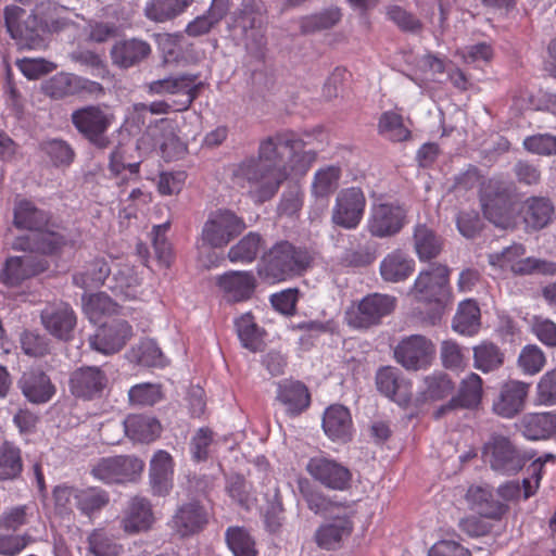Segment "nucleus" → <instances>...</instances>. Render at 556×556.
<instances>
[{
  "label": "nucleus",
  "mask_w": 556,
  "mask_h": 556,
  "mask_svg": "<svg viewBox=\"0 0 556 556\" xmlns=\"http://www.w3.org/2000/svg\"><path fill=\"white\" fill-rule=\"evenodd\" d=\"M304 141L294 132L280 131L260 141L257 157L238 163L232 177L236 184L250 187L249 194L256 203H264L278 192L291 175L304 176L316 161L314 150H305Z\"/></svg>",
  "instance_id": "obj_1"
},
{
  "label": "nucleus",
  "mask_w": 556,
  "mask_h": 556,
  "mask_svg": "<svg viewBox=\"0 0 556 556\" xmlns=\"http://www.w3.org/2000/svg\"><path fill=\"white\" fill-rule=\"evenodd\" d=\"M312 257L306 249L288 241L273 245L257 266L258 276L270 283L301 276L309 266Z\"/></svg>",
  "instance_id": "obj_2"
},
{
  "label": "nucleus",
  "mask_w": 556,
  "mask_h": 556,
  "mask_svg": "<svg viewBox=\"0 0 556 556\" xmlns=\"http://www.w3.org/2000/svg\"><path fill=\"white\" fill-rule=\"evenodd\" d=\"M229 28L250 53L262 52L266 45V8L262 0H242L232 13Z\"/></svg>",
  "instance_id": "obj_3"
},
{
  "label": "nucleus",
  "mask_w": 556,
  "mask_h": 556,
  "mask_svg": "<svg viewBox=\"0 0 556 556\" xmlns=\"http://www.w3.org/2000/svg\"><path fill=\"white\" fill-rule=\"evenodd\" d=\"M480 201L484 217L502 229L516 226V214L508 187L500 179H489L482 185Z\"/></svg>",
  "instance_id": "obj_4"
},
{
  "label": "nucleus",
  "mask_w": 556,
  "mask_h": 556,
  "mask_svg": "<svg viewBox=\"0 0 556 556\" xmlns=\"http://www.w3.org/2000/svg\"><path fill=\"white\" fill-rule=\"evenodd\" d=\"M71 121L76 130L94 147L104 149L109 146L106 132L114 116L106 106L87 105L77 109L73 111Z\"/></svg>",
  "instance_id": "obj_5"
},
{
  "label": "nucleus",
  "mask_w": 556,
  "mask_h": 556,
  "mask_svg": "<svg viewBox=\"0 0 556 556\" xmlns=\"http://www.w3.org/2000/svg\"><path fill=\"white\" fill-rule=\"evenodd\" d=\"M536 489H468L465 495L469 508L482 517L497 519L506 510L504 501L522 491V498L535 495Z\"/></svg>",
  "instance_id": "obj_6"
},
{
  "label": "nucleus",
  "mask_w": 556,
  "mask_h": 556,
  "mask_svg": "<svg viewBox=\"0 0 556 556\" xmlns=\"http://www.w3.org/2000/svg\"><path fill=\"white\" fill-rule=\"evenodd\" d=\"M4 22L11 37L22 47L36 49L41 46V33L45 31L42 20L37 13H27L21 7L9 5L4 9Z\"/></svg>",
  "instance_id": "obj_7"
},
{
  "label": "nucleus",
  "mask_w": 556,
  "mask_h": 556,
  "mask_svg": "<svg viewBox=\"0 0 556 556\" xmlns=\"http://www.w3.org/2000/svg\"><path fill=\"white\" fill-rule=\"evenodd\" d=\"M245 229L244 220L230 210H216L207 216L201 240L204 244L220 249Z\"/></svg>",
  "instance_id": "obj_8"
},
{
  "label": "nucleus",
  "mask_w": 556,
  "mask_h": 556,
  "mask_svg": "<svg viewBox=\"0 0 556 556\" xmlns=\"http://www.w3.org/2000/svg\"><path fill=\"white\" fill-rule=\"evenodd\" d=\"M143 470V462L134 455L101 458L91 469L92 477L103 483H136Z\"/></svg>",
  "instance_id": "obj_9"
},
{
  "label": "nucleus",
  "mask_w": 556,
  "mask_h": 556,
  "mask_svg": "<svg viewBox=\"0 0 556 556\" xmlns=\"http://www.w3.org/2000/svg\"><path fill=\"white\" fill-rule=\"evenodd\" d=\"M395 298L372 293L363 298L345 313L348 325L354 329H368L381 323L382 318L392 313Z\"/></svg>",
  "instance_id": "obj_10"
},
{
  "label": "nucleus",
  "mask_w": 556,
  "mask_h": 556,
  "mask_svg": "<svg viewBox=\"0 0 556 556\" xmlns=\"http://www.w3.org/2000/svg\"><path fill=\"white\" fill-rule=\"evenodd\" d=\"M450 269L442 264H431L417 276L412 292L415 299L424 303L443 305L450 296Z\"/></svg>",
  "instance_id": "obj_11"
},
{
  "label": "nucleus",
  "mask_w": 556,
  "mask_h": 556,
  "mask_svg": "<svg viewBox=\"0 0 556 556\" xmlns=\"http://www.w3.org/2000/svg\"><path fill=\"white\" fill-rule=\"evenodd\" d=\"M201 87L202 83L199 81L198 75L185 73L153 80L148 89L152 94L178 96L179 100L174 101L175 111L181 112L190 108L198 98Z\"/></svg>",
  "instance_id": "obj_12"
},
{
  "label": "nucleus",
  "mask_w": 556,
  "mask_h": 556,
  "mask_svg": "<svg viewBox=\"0 0 556 556\" xmlns=\"http://www.w3.org/2000/svg\"><path fill=\"white\" fill-rule=\"evenodd\" d=\"M435 357V345L422 334L404 337L394 348V358L406 370L428 368Z\"/></svg>",
  "instance_id": "obj_13"
},
{
  "label": "nucleus",
  "mask_w": 556,
  "mask_h": 556,
  "mask_svg": "<svg viewBox=\"0 0 556 556\" xmlns=\"http://www.w3.org/2000/svg\"><path fill=\"white\" fill-rule=\"evenodd\" d=\"M108 384V374L99 366L78 367L68 379L71 394L85 401L101 397Z\"/></svg>",
  "instance_id": "obj_14"
},
{
  "label": "nucleus",
  "mask_w": 556,
  "mask_h": 556,
  "mask_svg": "<svg viewBox=\"0 0 556 556\" xmlns=\"http://www.w3.org/2000/svg\"><path fill=\"white\" fill-rule=\"evenodd\" d=\"M365 206L366 198L359 188L343 189L336 198L331 219L344 229H355L363 218Z\"/></svg>",
  "instance_id": "obj_15"
},
{
  "label": "nucleus",
  "mask_w": 556,
  "mask_h": 556,
  "mask_svg": "<svg viewBox=\"0 0 556 556\" xmlns=\"http://www.w3.org/2000/svg\"><path fill=\"white\" fill-rule=\"evenodd\" d=\"M406 223V211L394 203H379L371 207L367 220L369 233L377 238L392 237L399 233Z\"/></svg>",
  "instance_id": "obj_16"
},
{
  "label": "nucleus",
  "mask_w": 556,
  "mask_h": 556,
  "mask_svg": "<svg viewBox=\"0 0 556 556\" xmlns=\"http://www.w3.org/2000/svg\"><path fill=\"white\" fill-rule=\"evenodd\" d=\"M40 320L53 338L64 342L73 339L77 317L68 303L60 301L47 304L40 313Z\"/></svg>",
  "instance_id": "obj_17"
},
{
  "label": "nucleus",
  "mask_w": 556,
  "mask_h": 556,
  "mask_svg": "<svg viewBox=\"0 0 556 556\" xmlns=\"http://www.w3.org/2000/svg\"><path fill=\"white\" fill-rule=\"evenodd\" d=\"M483 455L491 468L502 475H514L523 466V458L505 437H493L484 445Z\"/></svg>",
  "instance_id": "obj_18"
},
{
  "label": "nucleus",
  "mask_w": 556,
  "mask_h": 556,
  "mask_svg": "<svg viewBox=\"0 0 556 556\" xmlns=\"http://www.w3.org/2000/svg\"><path fill=\"white\" fill-rule=\"evenodd\" d=\"M42 90L53 99H63L83 92L89 94L103 93L101 84L70 73H58L50 77L42 85Z\"/></svg>",
  "instance_id": "obj_19"
},
{
  "label": "nucleus",
  "mask_w": 556,
  "mask_h": 556,
  "mask_svg": "<svg viewBox=\"0 0 556 556\" xmlns=\"http://www.w3.org/2000/svg\"><path fill=\"white\" fill-rule=\"evenodd\" d=\"M17 387L24 397L36 405L50 402L56 393V387L50 376L39 367L23 371L17 380Z\"/></svg>",
  "instance_id": "obj_20"
},
{
  "label": "nucleus",
  "mask_w": 556,
  "mask_h": 556,
  "mask_svg": "<svg viewBox=\"0 0 556 556\" xmlns=\"http://www.w3.org/2000/svg\"><path fill=\"white\" fill-rule=\"evenodd\" d=\"M132 336L131 326L125 320H115L110 325H102L89 338L90 348L102 354H114L123 349Z\"/></svg>",
  "instance_id": "obj_21"
},
{
  "label": "nucleus",
  "mask_w": 556,
  "mask_h": 556,
  "mask_svg": "<svg viewBox=\"0 0 556 556\" xmlns=\"http://www.w3.org/2000/svg\"><path fill=\"white\" fill-rule=\"evenodd\" d=\"M529 388V383L519 380H510L504 383L493 401V412L502 418H514L523 410Z\"/></svg>",
  "instance_id": "obj_22"
},
{
  "label": "nucleus",
  "mask_w": 556,
  "mask_h": 556,
  "mask_svg": "<svg viewBox=\"0 0 556 556\" xmlns=\"http://www.w3.org/2000/svg\"><path fill=\"white\" fill-rule=\"evenodd\" d=\"M216 285L228 301L242 302L253 295L256 278L252 271L229 270L216 277Z\"/></svg>",
  "instance_id": "obj_23"
},
{
  "label": "nucleus",
  "mask_w": 556,
  "mask_h": 556,
  "mask_svg": "<svg viewBox=\"0 0 556 556\" xmlns=\"http://www.w3.org/2000/svg\"><path fill=\"white\" fill-rule=\"evenodd\" d=\"M45 265L34 257L10 256L0 270V282L7 287H17L23 281L42 273Z\"/></svg>",
  "instance_id": "obj_24"
},
{
  "label": "nucleus",
  "mask_w": 556,
  "mask_h": 556,
  "mask_svg": "<svg viewBox=\"0 0 556 556\" xmlns=\"http://www.w3.org/2000/svg\"><path fill=\"white\" fill-rule=\"evenodd\" d=\"M307 471L312 477L325 486H345L351 480L350 470L337 462L316 456L306 464Z\"/></svg>",
  "instance_id": "obj_25"
},
{
  "label": "nucleus",
  "mask_w": 556,
  "mask_h": 556,
  "mask_svg": "<svg viewBox=\"0 0 556 556\" xmlns=\"http://www.w3.org/2000/svg\"><path fill=\"white\" fill-rule=\"evenodd\" d=\"M481 399L482 379L479 375L471 372L462 380L457 395L452 397L445 405L439 407L434 413V417L441 418L444 414L456 407L475 408L480 404Z\"/></svg>",
  "instance_id": "obj_26"
},
{
  "label": "nucleus",
  "mask_w": 556,
  "mask_h": 556,
  "mask_svg": "<svg viewBox=\"0 0 556 556\" xmlns=\"http://www.w3.org/2000/svg\"><path fill=\"white\" fill-rule=\"evenodd\" d=\"M354 529L351 516L336 515L329 521L320 526L315 533V541L321 548L332 551L341 546Z\"/></svg>",
  "instance_id": "obj_27"
},
{
  "label": "nucleus",
  "mask_w": 556,
  "mask_h": 556,
  "mask_svg": "<svg viewBox=\"0 0 556 556\" xmlns=\"http://www.w3.org/2000/svg\"><path fill=\"white\" fill-rule=\"evenodd\" d=\"M515 426L528 440H547L556 435V414L553 412L528 413Z\"/></svg>",
  "instance_id": "obj_28"
},
{
  "label": "nucleus",
  "mask_w": 556,
  "mask_h": 556,
  "mask_svg": "<svg viewBox=\"0 0 556 556\" xmlns=\"http://www.w3.org/2000/svg\"><path fill=\"white\" fill-rule=\"evenodd\" d=\"M52 222L50 212L38 208L31 201L20 199L15 201L13 210V225L21 230L33 233L42 231Z\"/></svg>",
  "instance_id": "obj_29"
},
{
  "label": "nucleus",
  "mask_w": 556,
  "mask_h": 556,
  "mask_svg": "<svg viewBox=\"0 0 556 556\" xmlns=\"http://www.w3.org/2000/svg\"><path fill=\"white\" fill-rule=\"evenodd\" d=\"M64 244V236L54 230V224L51 222L47 229L42 231L17 238L13 244V249L41 254H53Z\"/></svg>",
  "instance_id": "obj_30"
},
{
  "label": "nucleus",
  "mask_w": 556,
  "mask_h": 556,
  "mask_svg": "<svg viewBox=\"0 0 556 556\" xmlns=\"http://www.w3.org/2000/svg\"><path fill=\"white\" fill-rule=\"evenodd\" d=\"M109 288L122 300H140L143 296L142 278L129 264H123L114 271Z\"/></svg>",
  "instance_id": "obj_31"
},
{
  "label": "nucleus",
  "mask_w": 556,
  "mask_h": 556,
  "mask_svg": "<svg viewBox=\"0 0 556 556\" xmlns=\"http://www.w3.org/2000/svg\"><path fill=\"white\" fill-rule=\"evenodd\" d=\"M277 400L290 416H298L311 404V395L304 383L285 379L277 383Z\"/></svg>",
  "instance_id": "obj_32"
},
{
  "label": "nucleus",
  "mask_w": 556,
  "mask_h": 556,
  "mask_svg": "<svg viewBox=\"0 0 556 556\" xmlns=\"http://www.w3.org/2000/svg\"><path fill=\"white\" fill-rule=\"evenodd\" d=\"M151 53L150 45L138 38L116 41L111 49V59L119 68H129L138 65Z\"/></svg>",
  "instance_id": "obj_33"
},
{
  "label": "nucleus",
  "mask_w": 556,
  "mask_h": 556,
  "mask_svg": "<svg viewBox=\"0 0 556 556\" xmlns=\"http://www.w3.org/2000/svg\"><path fill=\"white\" fill-rule=\"evenodd\" d=\"M155 521L151 504L141 498L132 497L124 511L121 526L127 534H137L151 529Z\"/></svg>",
  "instance_id": "obj_34"
},
{
  "label": "nucleus",
  "mask_w": 556,
  "mask_h": 556,
  "mask_svg": "<svg viewBox=\"0 0 556 556\" xmlns=\"http://www.w3.org/2000/svg\"><path fill=\"white\" fill-rule=\"evenodd\" d=\"M207 511L197 501H191L178 508L173 517V529L181 536L201 531L207 523Z\"/></svg>",
  "instance_id": "obj_35"
},
{
  "label": "nucleus",
  "mask_w": 556,
  "mask_h": 556,
  "mask_svg": "<svg viewBox=\"0 0 556 556\" xmlns=\"http://www.w3.org/2000/svg\"><path fill=\"white\" fill-rule=\"evenodd\" d=\"M323 428L332 441L348 442L353 432L350 410L342 405H331L324 414Z\"/></svg>",
  "instance_id": "obj_36"
},
{
  "label": "nucleus",
  "mask_w": 556,
  "mask_h": 556,
  "mask_svg": "<svg viewBox=\"0 0 556 556\" xmlns=\"http://www.w3.org/2000/svg\"><path fill=\"white\" fill-rule=\"evenodd\" d=\"M554 205L543 197L527 199L520 208L527 231L540 230L546 227L554 216Z\"/></svg>",
  "instance_id": "obj_37"
},
{
  "label": "nucleus",
  "mask_w": 556,
  "mask_h": 556,
  "mask_svg": "<svg viewBox=\"0 0 556 556\" xmlns=\"http://www.w3.org/2000/svg\"><path fill=\"white\" fill-rule=\"evenodd\" d=\"M415 262L402 250L388 253L380 263V275L384 281L401 282L414 271Z\"/></svg>",
  "instance_id": "obj_38"
},
{
  "label": "nucleus",
  "mask_w": 556,
  "mask_h": 556,
  "mask_svg": "<svg viewBox=\"0 0 556 556\" xmlns=\"http://www.w3.org/2000/svg\"><path fill=\"white\" fill-rule=\"evenodd\" d=\"M122 426L125 434L136 442L149 443L161 434V424L156 418L149 415H129Z\"/></svg>",
  "instance_id": "obj_39"
},
{
  "label": "nucleus",
  "mask_w": 556,
  "mask_h": 556,
  "mask_svg": "<svg viewBox=\"0 0 556 556\" xmlns=\"http://www.w3.org/2000/svg\"><path fill=\"white\" fill-rule=\"evenodd\" d=\"M454 390V383L443 371H434L422 379L418 390V399L422 402L440 401L448 396Z\"/></svg>",
  "instance_id": "obj_40"
},
{
  "label": "nucleus",
  "mask_w": 556,
  "mask_h": 556,
  "mask_svg": "<svg viewBox=\"0 0 556 556\" xmlns=\"http://www.w3.org/2000/svg\"><path fill=\"white\" fill-rule=\"evenodd\" d=\"M481 326L480 308L475 300H465L459 303L453 319L454 331L463 336L478 333Z\"/></svg>",
  "instance_id": "obj_41"
},
{
  "label": "nucleus",
  "mask_w": 556,
  "mask_h": 556,
  "mask_svg": "<svg viewBox=\"0 0 556 556\" xmlns=\"http://www.w3.org/2000/svg\"><path fill=\"white\" fill-rule=\"evenodd\" d=\"M235 329L241 345L251 351L257 352L263 345V330L256 324L251 313H244L235 319Z\"/></svg>",
  "instance_id": "obj_42"
},
{
  "label": "nucleus",
  "mask_w": 556,
  "mask_h": 556,
  "mask_svg": "<svg viewBox=\"0 0 556 556\" xmlns=\"http://www.w3.org/2000/svg\"><path fill=\"white\" fill-rule=\"evenodd\" d=\"M129 361L143 367H165L167 358L152 339L141 340L128 353Z\"/></svg>",
  "instance_id": "obj_43"
},
{
  "label": "nucleus",
  "mask_w": 556,
  "mask_h": 556,
  "mask_svg": "<svg viewBox=\"0 0 556 556\" xmlns=\"http://www.w3.org/2000/svg\"><path fill=\"white\" fill-rule=\"evenodd\" d=\"M193 0H150L144 8L146 16L157 23L172 20L186 11Z\"/></svg>",
  "instance_id": "obj_44"
},
{
  "label": "nucleus",
  "mask_w": 556,
  "mask_h": 556,
  "mask_svg": "<svg viewBox=\"0 0 556 556\" xmlns=\"http://www.w3.org/2000/svg\"><path fill=\"white\" fill-rule=\"evenodd\" d=\"M473 367L483 374L497 370L504 364V353L489 341H483L473 346Z\"/></svg>",
  "instance_id": "obj_45"
},
{
  "label": "nucleus",
  "mask_w": 556,
  "mask_h": 556,
  "mask_svg": "<svg viewBox=\"0 0 556 556\" xmlns=\"http://www.w3.org/2000/svg\"><path fill=\"white\" fill-rule=\"evenodd\" d=\"M414 247L420 261L437 257L442 250V241L435 232L426 225H417L414 231Z\"/></svg>",
  "instance_id": "obj_46"
},
{
  "label": "nucleus",
  "mask_w": 556,
  "mask_h": 556,
  "mask_svg": "<svg viewBox=\"0 0 556 556\" xmlns=\"http://www.w3.org/2000/svg\"><path fill=\"white\" fill-rule=\"evenodd\" d=\"M263 245L260 233L251 231L228 251V260L231 263L250 264L257 257Z\"/></svg>",
  "instance_id": "obj_47"
},
{
  "label": "nucleus",
  "mask_w": 556,
  "mask_h": 556,
  "mask_svg": "<svg viewBox=\"0 0 556 556\" xmlns=\"http://www.w3.org/2000/svg\"><path fill=\"white\" fill-rule=\"evenodd\" d=\"M83 308L88 319L97 325L104 316L116 313L117 304L104 292H99L84 296Z\"/></svg>",
  "instance_id": "obj_48"
},
{
  "label": "nucleus",
  "mask_w": 556,
  "mask_h": 556,
  "mask_svg": "<svg viewBox=\"0 0 556 556\" xmlns=\"http://www.w3.org/2000/svg\"><path fill=\"white\" fill-rule=\"evenodd\" d=\"M40 150L53 166L67 167L75 157L72 146L62 139H48L40 143Z\"/></svg>",
  "instance_id": "obj_49"
},
{
  "label": "nucleus",
  "mask_w": 556,
  "mask_h": 556,
  "mask_svg": "<svg viewBox=\"0 0 556 556\" xmlns=\"http://www.w3.org/2000/svg\"><path fill=\"white\" fill-rule=\"evenodd\" d=\"M111 268L103 258H97L89 263L86 270L73 276V282L83 289L101 286L109 277Z\"/></svg>",
  "instance_id": "obj_50"
},
{
  "label": "nucleus",
  "mask_w": 556,
  "mask_h": 556,
  "mask_svg": "<svg viewBox=\"0 0 556 556\" xmlns=\"http://www.w3.org/2000/svg\"><path fill=\"white\" fill-rule=\"evenodd\" d=\"M22 468L21 450L11 442H3L0 446V481L16 478Z\"/></svg>",
  "instance_id": "obj_51"
},
{
  "label": "nucleus",
  "mask_w": 556,
  "mask_h": 556,
  "mask_svg": "<svg viewBox=\"0 0 556 556\" xmlns=\"http://www.w3.org/2000/svg\"><path fill=\"white\" fill-rule=\"evenodd\" d=\"M225 539L227 546L235 556H256L255 541L250 532L243 527H229L226 530Z\"/></svg>",
  "instance_id": "obj_52"
},
{
  "label": "nucleus",
  "mask_w": 556,
  "mask_h": 556,
  "mask_svg": "<svg viewBox=\"0 0 556 556\" xmlns=\"http://www.w3.org/2000/svg\"><path fill=\"white\" fill-rule=\"evenodd\" d=\"M174 473V460L170 454L164 450L154 453L150 460L149 476L152 486L167 484Z\"/></svg>",
  "instance_id": "obj_53"
},
{
  "label": "nucleus",
  "mask_w": 556,
  "mask_h": 556,
  "mask_svg": "<svg viewBox=\"0 0 556 556\" xmlns=\"http://www.w3.org/2000/svg\"><path fill=\"white\" fill-rule=\"evenodd\" d=\"M341 177V169L338 166L330 165L318 169L313 179L312 193L316 198L326 199L333 193Z\"/></svg>",
  "instance_id": "obj_54"
},
{
  "label": "nucleus",
  "mask_w": 556,
  "mask_h": 556,
  "mask_svg": "<svg viewBox=\"0 0 556 556\" xmlns=\"http://www.w3.org/2000/svg\"><path fill=\"white\" fill-rule=\"evenodd\" d=\"M262 495L266 502L264 505H261L266 528L270 532H277L281 527L283 513L279 489H266V492H263Z\"/></svg>",
  "instance_id": "obj_55"
},
{
  "label": "nucleus",
  "mask_w": 556,
  "mask_h": 556,
  "mask_svg": "<svg viewBox=\"0 0 556 556\" xmlns=\"http://www.w3.org/2000/svg\"><path fill=\"white\" fill-rule=\"evenodd\" d=\"M440 358L444 368L452 371H462L468 363V349L454 340H444L440 346Z\"/></svg>",
  "instance_id": "obj_56"
},
{
  "label": "nucleus",
  "mask_w": 556,
  "mask_h": 556,
  "mask_svg": "<svg viewBox=\"0 0 556 556\" xmlns=\"http://www.w3.org/2000/svg\"><path fill=\"white\" fill-rule=\"evenodd\" d=\"M225 14L226 9L222 4L214 3L205 14L195 17L187 25L186 33L194 37L204 35L218 24Z\"/></svg>",
  "instance_id": "obj_57"
},
{
  "label": "nucleus",
  "mask_w": 556,
  "mask_h": 556,
  "mask_svg": "<svg viewBox=\"0 0 556 556\" xmlns=\"http://www.w3.org/2000/svg\"><path fill=\"white\" fill-rule=\"evenodd\" d=\"M341 18L340 10L329 8L320 13L305 16L301 20V30L304 34L320 31L333 27Z\"/></svg>",
  "instance_id": "obj_58"
},
{
  "label": "nucleus",
  "mask_w": 556,
  "mask_h": 556,
  "mask_svg": "<svg viewBox=\"0 0 556 556\" xmlns=\"http://www.w3.org/2000/svg\"><path fill=\"white\" fill-rule=\"evenodd\" d=\"M379 131L392 141L406 140L410 132L404 126L402 116L395 112H384L379 119Z\"/></svg>",
  "instance_id": "obj_59"
},
{
  "label": "nucleus",
  "mask_w": 556,
  "mask_h": 556,
  "mask_svg": "<svg viewBox=\"0 0 556 556\" xmlns=\"http://www.w3.org/2000/svg\"><path fill=\"white\" fill-rule=\"evenodd\" d=\"M513 274L519 276L542 274V275H556V263L548 262L536 257H521L511 266Z\"/></svg>",
  "instance_id": "obj_60"
},
{
  "label": "nucleus",
  "mask_w": 556,
  "mask_h": 556,
  "mask_svg": "<svg viewBox=\"0 0 556 556\" xmlns=\"http://www.w3.org/2000/svg\"><path fill=\"white\" fill-rule=\"evenodd\" d=\"M545 364V354L535 344L526 345L518 356V365L526 375L533 376L540 372Z\"/></svg>",
  "instance_id": "obj_61"
},
{
  "label": "nucleus",
  "mask_w": 556,
  "mask_h": 556,
  "mask_svg": "<svg viewBox=\"0 0 556 556\" xmlns=\"http://www.w3.org/2000/svg\"><path fill=\"white\" fill-rule=\"evenodd\" d=\"M75 497L77 500V507L86 515L101 509L110 501L109 494L98 489H79Z\"/></svg>",
  "instance_id": "obj_62"
},
{
  "label": "nucleus",
  "mask_w": 556,
  "mask_h": 556,
  "mask_svg": "<svg viewBox=\"0 0 556 556\" xmlns=\"http://www.w3.org/2000/svg\"><path fill=\"white\" fill-rule=\"evenodd\" d=\"M22 351L30 357H42L50 352L49 339L35 331L24 330L20 336Z\"/></svg>",
  "instance_id": "obj_63"
},
{
  "label": "nucleus",
  "mask_w": 556,
  "mask_h": 556,
  "mask_svg": "<svg viewBox=\"0 0 556 556\" xmlns=\"http://www.w3.org/2000/svg\"><path fill=\"white\" fill-rule=\"evenodd\" d=\"M88 544L94 556H118L122 551V546L113 542L101 529L91 532Z\"/></svg>",
  "instance_id": "obj_64"
}]
</instances>
